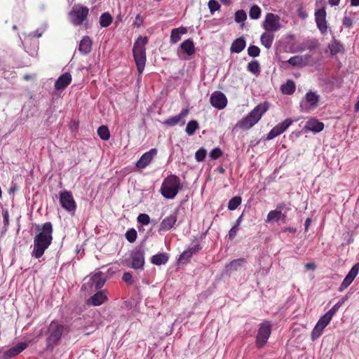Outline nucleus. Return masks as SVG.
Masks as SVG:
<instances>
[{
	"label": "nucleus",
	"mask_w": 359,
	"mask_h": 359,
	"mask_svg": "<svg viewBox=\"0 0 359 359\" xmlns=\"http://www.w3.org/2000/svg\"><path fill=\"white\" fill-rule=\"evenodd\" d=\"M53 225L51 222L44 223L41 231L34 238V248L31 252L32 257L36 259L41 258L46 249L50 245L53 240Z\"/></svg>",
	"instance_id": "1"
},
{
	"label": "nucleus",
	"mask_w": 359,
	"mask_h": 359,
	"mask_svg": "<svg viewBox=\"0 0 359 359\" xmlns=\"http://www.w3.org/2000/svg\"><path fill=\"white\" fill-rule=\"evenodd\" d=\"M269 103L264 102L257 105L247 116L238 121L234 128L249 130L257 124L262 116L269 109Z\"/></svg>",
	"instance_id": "2"
},
{
	"label": "nucleus",
	"mask_w": 359,
	"mask_h": 359,
	"mask_svg": "<svg viewBox=\"0 0 359 359\" xmlns=\"http://www.w3.org/2000/svg\"><path fill=\"white\" fill-rule=\"evenodd\" d=\"M147 43V36H139L133 45V55L137 66L139 76L142 74L145 67L147 60L145 46Z\"/></svg>",
	"instance_id": "3"
},
{
	"label": "nucleus",
	"mask_w": 359,
	"mask_h": 359,
	"mask_svg": "<svg viewBox=\"0 0 359 359\" xmlns=\"http://www.w3.org/2000/svg\"><path fill=\"white\" fill-rule=\"evenodd\" d=\"M65 331V326L57 321L53 320L48 327L46 345L45 350L52 352L57 346L62 339Z\"/></svg>",
	"instance_id": "4"
},
{
	"label": "nucleus",
	"mask_w": 359,
	"mask_h": 359,
	"mask_svg": "<svg viewBox=\"0 0 359 359\" xmlns=\"http://www.w3.org/2000/svg\"><path fill=\"white\" fill-rule=\"evenodd\" d=\"M182 189L180 179L175 175H170L163 180L161 194L165 198L172 199Z\"/></svg>",
	"instance_id": "5"
},
{
	"label": "nucleus",
	"mask_w": 359,
	"mask_h": 359,
	"mask_svg": "<svg viewBox=\"0 0 359 359\" xmlns=\"http://www.w3.org/2000/svg\"><path fill=\"white\" fill-rule=\"evenodd\" d=\"M145 248L142 245H138L130 252L128 259H126L127 266L136 271L144 269L145 264Z\"/></svg>",
	"instance_id": "6"
},
{
	"label": "nucleus",
	"mask_w": 359,
	"mask_h": 359,
	"mask_svg": "<svg viewBox=\"0 0 359 359\" xmlns=\"http://www.w3.org/2000/svg\"><path fill=\"white\" fill-rule=\"evenodd\" d=\"M89 14V9L86 6L78 4L74 5L69 13L71 22L74 26L81 25L87 20Z\"/></svg>",
	"instance_id": "7"
},
{
	"label": "nucleus",
	"mask_w": 359,
	"mask_h": 359,
	"mask_svg": "<svg viewBox=\"0 0 359 359\" xmlns=\"http://www.w3.org/2000/svg\"><path fill=\"white\" fill-rule=\"evenodd\" d=\"M271 333V325L270 321H264L259 325L256 337V346L262 348L267 342Z\"/></svg>",
	"instance_id": "8"
},
{
	"label": "nucleus",
	"mask_w": 359,
	"mask_h": 359,
	"mask_svg": "<svg viewBox=\"0 0 359 359\" xmlns=\"http://www.w3.org/2000/svg\"><path fill=\"white\" fill-rule=\"evenodd\" d=\"M320 101V95L316 92L309 91L305 95V100L300 102V111L309 113L311 109L318 107Z\"/></svg>",
	"instance_id": "9"
},
{
	"label": "nucleus",
	"mask_w": 359,
	"mask_h": 359,
	"mask_svg": "<svg viewBox=\"0 0 359 359\" xmlns=\"http://www.w3.org/2000/svg\"><path fill=\"white\" fill-rule=\"evenodd\" d=\"M60 203L72 215L75 214L76 204L71 191L65 190L60 192Z\"/></svg>",
	"instance_id": "10"
},
{
	"label": "nucleus",
	"mask_w": 359,
	"mask_h": 359,
	"mask_svg": "<svg viewBox=\"0 0 359 359\" xmlns=\"http://www.w3.org/2000/svg\"><path fill=\"white\" fill-rule=\"evenodd\" d=\"M280 20L279 15L268 13L262 25L263 28L267 32H277L281 28Z\"/></svg>",
	"instance_id": "11"
},
{
	"label": "nucleus",
	"mask_w": 359,
	"mask_h": 359,
	"mask_svg": "<svg viewBox=\"0 0 359 359\" xmlns=\"http://www.w3.org/2000/svg\"><path fill=\"white\" fill-rule=\"evenodd\" d=\"M292 123V120L286 118L274 126L266 135V140H271L283 133Z\"/></svg>",
	"instance_id": "12"
},
{
	"label": "nucleus",
	"mask_w": 359,
	"mask_h": 359,
	"mask_svg": "<svg viewBox=\"0 0 359 359\" xmlns=\"http://www.w3.org/2000/svg\"><path fill=\"white\" fill-rule=\"evenodd\" d=\"M315 20L317 27L320 31V32L323 34H325L327 32V25L325 6H322L315 11Z\"/></svg>",
	"instance_id": "13"
},
{
	"label": "nucleus",
	"mask_w": 359,
	"mask_h": 359,
	"mask_svg": "<svg viewBox=\"0 0 359 359\" xmlns=\"http://www.w3.org/2000/svg\"><path fill=\"white\" fill-rule=\"evenodd\" d=\"M188 109H183L180 113L176 116L168 118L163 121V124L166 126H175L177 124L183 126L185 123L184 118L189 114Z\"/></svg>",
	"instance_id": "14"
},
{
	"label": "nucleus",
	"mask_w": 359,
	"mask_h": 359,
	"mask_svg": "<svg viewBox=\"0 0 359 359\" xmlns=\"http://www.w3.org/2000/svg\"><path fill=\"white\" fill-rule=\"evenodd\" d=\"M210 101L211 104L218 109H224L227 104L226 95L220 91H215L212 93Z\"/></svg>",
	"instance_id": "15"
},
{
	"label": "nucleus",
	"mask_w": 359,
	"mask_h": 359,
	"mask_svg": "<svg viewBox=\"0 0 359 359\" xmlns=\"http://www.w3.org/2000/svg\"><path fill=\"white\" fill-rule=\"evenodd\" d=\"M106 282V279L103 277L102 272H97L91 276L88 283L84 284L83 287H86L88 285L91 289L99 290L103 287Z\"/></svg>",
	"instance_id": "16"
},
{
	"label": "nucleus",
	"mask_w": 359,
	"mask_h": 359,
	"mask_svg": "<svg viewBox=\"0 0 359 359\" xmlns=\"http://www.w3.org/2000/svg\"><path fill=\"white\" fill-rule=\"evenodd\" d=\"M156 154L157 149L156 148H152L149 151L145 152L137 161V168L141 169L146 168Z\"/></svg>",
	"instance_id": "17"
},
{
	"label": "nucleus",
	"mask_w": 359,
	"mask_h": 359,
	"mask_svg": "<svg viewBox=\"0 0 359 359\" xmlns=\"http://www.w3.org/2000/svg\"><path fill=\"white\" fill-rule=\"evenodd\" d=\"M27 347L26 342H20L15 346L6 350L0 359H10L22 352Z\"/></svg>",
	"instance_id": "18"
},
{
	"label": "nucleus",
	"mask_w": 359,
	"mask_h": 359,
	"mask_svg": "<svg viewBox=\"0 0 359 359\" xmlns=\"http://www.w3.org/2000/svg\"><path fill=\"white\" fill-rule=\"evenodd\" d=\"M107 299L105 290L100 291L90 297L87 300L88 305L98 306L102 304Z\"/></svg>",
	"instance_id": "19"
},
{
	"label": "nucleus",
	"mask_w": 359,
	"mask_h": 359,
	"mask_svg": "<svg viewBox=\"0 0 359 359\" xmlns=\"http://www.w3.org/2000/svg\"><path fill=\"white\" fill-rule=\"evenodd\" d=\"M177 219V212H175L162 220L160 224L159 230L163 231L170 230L175 224Z\"/></svg>",
	"instance_id": "20"
},
{
	"label": "nucleus",
	"mask_w": 359,
	"mask_h": 359,
	"mask_svg": "<svg viewBox=\"0 0 359 359\" xmlns=\"http://www.w3.org/2000/svg\"><path fill=\"white\" fill-rule=\"evenodd\" d=\"M72 81V76L69 73L66 72L60 75L55 82V88L56 90H63L70 84Z\"/></svg>",
	"instance_id": "21"
},
{
	"label": "nucleus",
	"mask_w": 359,
	"mask_h": 359,
	"mask_svg": "<svg viewBox=\"0 0 359 359\" xmlns=\"http://www.w3.org/2000/svg\"><path fill=\"white\" fill-rule=\"evenodd\" d=\"M246 263L245 258H239L233 259L227 264L225 266V271L226 273H231L233 271L240 270L243 266Z\"/></svg>",
	"instance_id": "22"
},
{
	"label": "nucleus",
	"mask_w": 359,
	"mask_h": 359,
	"mask_svg": "<svg viewBox=\"0 0 359 359\" xmlns=\"http://www.w3.org/2000/svg\"><path fill=\"white\" fill-rule=\"evenodd\" d=\"M79 51L82 55L88 54L92 50V41L88 36L82 38L79 43Z\"/></svg>",
	"instance_id": "23"
},
{
	"label": "nucleus",
	"mask_w": 359,
	"mask_h": 359,
	"mask_svg": "<svg viewBox=\"0 0 359 359\" xmlns=\"http://www.w3.org/2000/svg\"><path fill=\"white\" fill-rule=\"evenodd\" d=\"M305 128L308 130L317 133L321 132L323 130L324 124L316 118H311L306 122Z\"/></svg>",
	"instance_id": "24"
},
{
	"label": "nucleus",
	"mask_w": 359,
	"mask_h": 359,
	"mask_svg": "<svg viewBox=\"0 0 359 359\" xmlns=\"http://www.w3.org/2000/svg\"><path fill=\"white\" fill-rule=\"evenodd\" d=\"M246 42L243 36H241L235 39L231 46L230 50L231 53H239L244 50Z\"/></svg>",
	"instance_id": "25"
},
{
	"label": "nucleus",
	"mask_w": 359,
	"mask_h": 359,
	"mask_svg": "<svg viewBox=\"0 0 359 359\" xmlns=\"http://www.w3.org/2000/svg\"><path fill=\"white\" fill-rule=\"evenodd\" d=\"M287 215L285 213H282L281 211L278 210H271L266 217V222L270 223L274 220L278 221L281 219L283 223L285 222Z\"/></svg>",
	"instance_id": "26"
},
{
	"label": "nucleus",
	"mask_w": 359,
	"mask_h": 359,
	"mask_svg": "<svg viewBox=\"0 0 359 359\" xmlns=\"http://www.w3.org/2000/svg\"><path fill=\"white\" fill-rule=\"evenodd\" d=\"M311 57V55H306L304 56L295 55L291 57L287 62L293 67H302L306 64V60Z\"/></svg>",
	"instance_id": "27"
},
{
	"label": "nucleus",
	"mask_w": 359,
	"mask_h": 359,
	"mask_svg": "<svg viewBox=\"0 0 359 359\" xmlns=\"http://www.w3.org/2000/svg\"><path fill=\"white\" fill-rule=\"evenodd\" d=\"M272 32L266 31L260 36V42L266 48L269 49L273 42L274 34Z\"/></svg>",
	"instance_id": "28"
},
{
	"label": "nucleus",
	"mask_w": 359,
	"mask_h": 359,
	"mask_svg": "<svg viewBox=\"0 0 359 359\" xmlns=\"http://www.w3.org/2000/svg\"><path fill=\"white\" fill-rule=\"evenodd\" d=\"M180 48L188 55L191 56L195 53V47L194 41L188 39L183 41L180 45Z\"/></svg>",
	"instance_id": "29"
},
{
	"label": "nucleus",
	"mask_w": 359,
	"mask_h": 359,
	"mask_svg": "<svg viewBox=\"0 0 359 359\" xmlns=\"http://www.w3.org/2000/svg\"><path fill=\"white\" fill-rule=\"evenodd\" d=\"M168 259L169 257L168 254L162 252L153 255L151 258V262L153 264L160 266L165 264L168 262Z\"/></svg>",
	"instance_id": "30"
},
{
	"label": "nucleus",
	"mask_w": 359,
	"mask_h": 359,
	"mask_svg": "<svg viewBox=\"0 0 359 359\" xmlns=\"http://www.w3.org/2000/svg\"><path fill=\"white\" fill-rule=\"evenodd\" d=\"M187 32V28L184 27L172 29L170 34V43H177L180 40L182 35L185 34Z\"/></svg>",
	"instance_id": "31"
},
{
	"label": "nucleus",
	"mask_w": 359,
	"mask_h": 359,
	"mask_svg": "<svg viewBox=\"0 0 359 359\" xmlns=\"http://www.w3.org/2000/svg\"><path fill=\"white\" fill-rule=\"evenodd\" d=\"M328 48L330 50V53L332 55H337L344 50L342 44L335 39H332L331 43L328 45Z\"/></svg>",
	"instance_id": "32"
},
{
	"label": "nucleus",
	"mask_w": 359,
	"mask_h": 359,
	"mask_svg": "<svg viewBox=\"0 0 359 359\" xmlns=\"http://www.w3.org/2000/svg\"><path fill=\"white\" fill-rule=\"evenodd\" d=\"M281 90L285 95H292L295 90V84L292 80H287L281 86Z\"/></svg>",
	"instance_id": "33"
},
{
	"label": "nucleus",
	"mask_w": 359,
	"mask_h": 359,
	"mask_svg": "<svg viewBox=\"0 0 359 359\" xmlns=\"http://www.w3.org/2000/svg\"><path fill=\"white\" fill-rule=\"evenodd\" d=\"M247 70L255 76H258L261 72L260 64L257 60L250 62L247 66Z\"/></svg>",
	"instance_id": "34"
},
{
	"label": "nucleus",
	"mask_w": 359,
	"mask_h": 359,
	"mask_svg": "<svg viewBox=\"0 0 359 359\" xmlns=\"http://www.w3.org/2000/svg\"><path fill=\"white\" fill-rule=\"evenodd\" d=\"M348 299V295H345L339 302H337L327 313L333 317L338 311L339 308L346 302Z\"/></svg>",
	"instance_id": "35"
},
{
	"label": "nucleus",
	"mask_w": 359,
	"mask_h": 359,
	"mask_svg": "<svg viewBox=\"0 0 359 359\" xmlns=\"http://www.w3.org/2000/svg\"><path fill=\"white\" fill-rule=\"evenodd\" d=\"M112 20L109 13H104L100 17V25L102 27H107L111 24Z\"/></svg>",
	"instance_id": "36"
},
{
	"label": "nucleus",
	"mask_w": 359,
	"mask_h": 359,
	"mask_svg": "<svg viewBox=\"0 0 359 359\" xmlns=\"http://www.w3.org/2000/svg\"><path fill=\"white\" fill-rule=\"evenodd\" d=\"M198 128V123L195 120H192L188 122L185 131L189 135H193Z\"/></svg>",
	"instance_id": "37"
},
{
	"label": "nucleus",
	"mask_w": 359,
	"mask_h": 359,
	"mask_svg": "<svg viewBox=\"0 0 359 359\" xmlns=\"http://www.w3.org/2000/svg\"><path fill=\"white\" fill-rule=\"evenodd\" d=\"M97 134L102 140H108L110 137L109 128L106 126H101L97 128Z\"/></svg>",
	"instance_id": "38"
},
{
	"label": "nucleus",
	"mask_w": 359,
	"mask_h": 359,
	"mask_svg": "<svg viewBox=\"0 0 359 359\" xmlns=\"http://www.w3.org/2000/svg\"><path fill=\"white\" fill-rule=\"evenodd\" d=\"M242 198L239 196H236L231 198L228 203V209L230 210H236L241 203Z\"/></svg>",
	"instance_id": "39"
},
{
	"label": "nucleus",
	"mask_w": 359,
	"mask_h": 359,
	"mask_svg": "<svg viewBox=\"0 0 359 359\" xmlns=\"http://www.w3.org/2000/svg\"><path fill=\"white\" fill-rule=\"evenodd\" d=\"M250 18L252 20H257L261 15V8L257 5H253L249 12Z\"/></svg>",
	"instance_id": "40"
},
{
	"label": "nucleus",
	"mask_w": 359,
	"mask_h": 359,
	"mask_svg": "<svg viewBox=\"0 0 359 359\" xmlns=\"http://www.w3.org/2000/svg\"><path fill=\"white\" fill-rule=\"evenodd\" d=\"M332 317L327 313H325L318 321L317 324L318 326L325 328V327L330 323Z\"/></svg>",
	"instance_id": "41"
},
{
	"label": "nucleus",
	"mask_w": 359,
	"mask_h": 359,
	"mask_svg": "<svg viewBox=\"0 0 359 359\" xmlns=\"http://www.w3.org/2000/svg\"><path fill=\"white\" fill-rule=\"evenodd\" d=\"M325 328H323V327L318 326V325L316 323L314 328L313 329L311 332V339L313 341L316 340L318 338L320 337V335L323 333V331Z\"/></svg>",
	"instance_id": "42"
},
{
	"label": "nucleus",
	"mask_w": 359,
	"mask_h": 359,
	"mask_svg": "<svg viewBox=\"0 0 359 359\" xmlns=\"http://www.w3.org/2000/svg\"><path fill=\"white\" fill-rule=\"evenodd\" d=\"M125 236L129 243H134L137 238V231L135 229H130L126 231Z\"/></svg>",
	"instance_id": "43"
},
{
	"label": "nucleus",
	"mask_w": 359,
	"mask_h": 359,
	"mask_svg": "<svg viewBox=\"0 0 359 359\" xmlns=\"http://www.w3.org/2000/svg\"><path fill=\"white\" fill-rule=\"evenodd\" d=\"M207 155V151L205 148L201 147L195 153V158L198 162H202L205 160Z\"/></svg>",
	"instance_id": "44"
},
{
	"label": "nucleus",
	"mask_w": 359,
	"mask_h": 359,
	"mask_svg": "<svg viewBox=\"0 0 359 359\" xmlns=\"http://www.w3.org/2000/svg\"><path fill=\"white\" fill-rule=\"evenodd\" d=\"M187 249L194 255L196 252H199L202 249V247L201 246L199 241L196 238L193 241L191 246Z\"/></svg>",
	"instance_id": "45"
},
{
	"label": "nucleus",
	"mask_w": 359,
	"mask_h": 359,
	"mask_svg": "<svg viewBox=\"0 0 359 359\" xmlns=\"http://www.w3.org/2000/svg\"><path fill=\"white\" fill-rule=\"evenodd\" d=\"M247 19V14L243 10H238L235 13V21L238 23L244 22Z\"/></svg>",
	"instance_id": "46"
},
{
	"label": "nucleus",
	"mask_w": 359,
	"mask_h": 359,
	"mask_svg": "<svg viewBox=\"0 0 359 359\" xmlns=\"http://www.w3.org/2000/svg\"><path fill=\"white\" fill-rule=\"evenodd\" d=\"M260 49L258 46L250 45L248 48V54L249 56L256 57L259 55Z\"/></svg>",
	"instance_id": "47"
},
{
	"label": "nucleus",
	"mask_w": 359,
	"mask_h": 359,
	"mask_svg": "<svg viewBox=\"0 0 359 359\" xmlns=\"http://www.w3.org/2000/svg\"><path fill=\"white\" fill-rule=\"evenodd\" d=\"M358 273H359V262L355 264L352 266V268L351 269V270L349 271V272L348 273V274L346 276L353 280L355 279V278L357 276V275L358 274Z\"/></svg>",
	"instance_id": "48"
},
{
	"label": "nucleus",
	"mask_w": 359,
	"mask_h": 359,
	"mask_svg": "<svg viewBox=\"0 0 359 359\" xmlns=\"http://www.w3.org/2000/svg\"><path fill=\"white\" fill-rule=\"evenodd\" d=\"M193 256L191 252L188 250V249L185 250L180 255L178 259L179 262H187L190 260L191 257Z\"/></svg>",
	"instance_id": "49"
},
{
	"label": "nucleus",
	"mask_w": 359,
	"mask_h": 359,
	"mask_svg": "<svg viewBox=\"0 0 359 359\" xmlns=\"http://www.w3.org/2000/svg\"><path fill=\"white\" fill-rule=\"evenodd\" d=\"M137 222L142 225H148L150 223V217L147 214L141 213L137 217Z\"/></svg>",
	"instance_id": "50"
},
{
	"label": "nucleus",
	"mask_w": 359,
	"mask_h": 359,
	"mask_svg": "<svg viewBox=\"0 0 359 359\" xmlns=\"http://www.w3.org/2000/svg\"><path fill=\"white\" fill-rule=\"evenodd\" d=\"M223 152L221 149L219 147H215L210 152V157L212 160H216L220 158Z\"/></svg>",
	"instance_id": "51"
},
{
	"label": "nucleus",
	"mask_w": 359,
	"mask_h": 359,
	"mask_svg": "<svg viewBox=\"0 0 359 359\" xmlns=\"http://www.w3.org/2000/svg\"><path fill=\"white\" fill-rule=\"evenodd\" d=\"M208 7L210 12L213 14L220 8V5L216 0H210L208 2Z\"/></svg>",
	"instance_id": "52"
},
{
	"label": "nucleus",
	"mask_w": 359,
	"mask_h": 359,
	"mask_svg": "<svg viewBox=\"0 0 359 359\" xmlns=\"http://www.w3.org/2000/svg\"><path fill=\"white\" fill-rule=\"evenodd\" d=\"M353 281V280L351 278H350L349 277L346 276L345 278L344 279V280L342 281L341 284L340 285V286L339 287V291L343 292L345 289H346L351 284V283Z\"/></svg>",
	"instance_id": "53"
},
{
	"label": "nucleus",
	"mask_w": 359,
	"mask_h": 359,
	"mask_svg": "<svg viewBox=\"0 0 359 359\" xmlns=\"http://www.w3.org/2000/svg\"><path fill=\"white\" fill-rule=\"evenodd\" d=\"M12 73H10L9 71L6 70V65L4 61L0 60V76L4 78H8Z\"/></svg>",
	"instance_id": "54"
},
{
	"label": "nucleus",
	"mask_w": 359,
	"mask_h": 359,
	"mask_svg": "<svg viewBox=\"0 0 359 359\" xmlns=\"http://www.w3.org/2000/svg\"><path fill=\"white\" fill-rule=\"evenodd\" d=\"M122 280L123 282L126 283L128 285H132L133 283V276L130 272H124L122 276Z\"/></svg>",
	"instance_id": "55"
},
{
	"label": "nucleus",
	"mask_w": 359,
	"mask_h": 359,
	"mask_svg": "<svg viewBox=\"0 0 359 359\" xmlns=\"http://www.w3.org/2000/svg\"><path fill=\"white\" fill-rule=\"evenodd\" d=\"M2 215L4 217V224L5 231L6 230V227L9 225V214L8 211L6 209L2 210Z\"/></svg>",
	"instance_id": "56"
},
{
	"label": "nucleus",
	"mask_w": 359,
	"mask_h": 359,
	"mask_svg": "<svg viewBox=\"0 0 359 359\" xmlns=\"http://www.w3.org/2000/svg\"><path fill=\"white\" fill-rule=\"evenodd\" d=\"M342 25L345 27L351 28L353 27V20L349 17L344 16L342 20Z\"/></svg>",
	"instance_id": "57"
},
{
	"label": "nucleus",
	"mask_w": 359,
	"mask_h": 359,
	"mask_svg": "<svg viewBox=\"0 0 359 359\" xmlns=\"http://www.w3.org/2000/svg\"><path fill=\"white\" fill-rule=\"evenodd\" d=\"M55 111L56 107L53 104H50V106L46 109L45 112V115L47 116L48 120H49L52 117L53 114L55 112Z\"/></svg>",
	"instance_id": "58"
},
{
	"label": "nucleus",
	"mask_w": 359,
	"mask_h": 359,
	"mask_svg": "<svg viewBox=\"0 0 359 359\" xmlns=\"http://www.w3.org/2000/svg\"><path fill=\"white\" fill-rule=\"evenodd\" d=\"M144 20V18L140 14H137L135 16V20L133 25L137 27H140L143 25Z\"/></svg>",
	"instance_id": "59"
},
{
	"label": "nucleus",
	"mask_w": 359,
	"mask_h": 359,
	"mask_svg": "<svg viewBox=\"0 0 359 359\" xmlns=\"http://www.w3.org/2000/svg\"><path fill=\"white\" fill-rule=\"evenodd\" d=\"M318 46V42L316 39L311 40L307 43V49L309 50H313L317 48Z\"/></svg>",
	"instance_id": "60"
},
{
	"label": "nucleus",
	"mask_w": 359,
	"mask_h": 359,
	"mask_svg": "<svg viewBox=\"0 0 359 359\" xmlns=\"http://www.w3.org/2000/svg\"><path fill=\"white\" fill-rule=\"evenodd\" d=\"M238 229L239 228L236 227L234 225L231 227V229L229 231V238L230 240H233L235 238L238 231Z\"/></svg>",
	"instance_id": "61"
},
{
	"label": "nucleus",
	"mask_w": 359,
	"mask_h": 359,
	"mask_svg": "<svg viewBox=\"0 0 359 359\" xmlns=\"http://www.w3.org/2000/svg\"><path fill=\"white\" fill-rule=\"evenodd\" d=\"M276 210H285V212L288 211L290 210V204H286V203H280V204H278L277 205V207H276Z\"/></svg>",
	"instance_id": "62"
},
{
	"label": "nucleus",
	"mask_w": 359,
	"mask_h": 359,
	"mask_svg": "<svg viewBox=\"0 0 359 359\" xmlns=\"http://www.w3.org/2000/svg\"><path fill=\"white\" fill-rule=\"evenodd\" d=\"M43 32V30L38 29L36 31L29 33V36L39 38L42 36Z\"/></svg>",
	"instance_id": "63"
},
{
	"label": "nucleus",
	"mask_w": 359,
	"mask_h": 359,
	"mask_svg": "<svg viewBox=\"0 0 359 359\" xmlns=\"http://www.w3.org/2000/svg\"><path fill=\"white\" fill-rule=\"evenodd\" d=\"M311 218H307L305 221V223H304V230L305 231H308L309 230V228L311 225Z\"/></svg>",
	"instance_id": "64"
}]
</instances>
